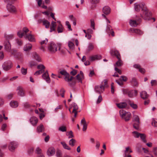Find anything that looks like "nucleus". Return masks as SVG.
Listing matches in <instances>:
<instances>
[{"label":"nucleus","mask_w":157,"mask_h":157,"mask_svg":"<svg viewBox=\"0 0 157 157\" xmlns=\"http://www.w3.org/2000/svg\"><path fill=\"white\" fill-rule=\"evenodd\" d=\"M61 46L60 43L55 44L53 42H51L48 45V51L51 53H54L57 51L58 48L59 50H60Z\"/></svg>","instance_id":"obj_1"},{"label":"nucleus","mask_w":157,"mask_h":157,"mask_svg":"<svg viewBox=\"0 0 157 157\" xmlns=\"http://www.w3.org/2000/svg\"><path fill=\"white\" fill-rule=\"evenodd\" d=\"M142 11L143 13L142 14H140V17L145 20H150V17L151 14V13L149 12L146 6L145 7L144 6L142 8Z\"/></svg>","instance_id":"obj_2"},{"label":"nucleus","mask_w":157,"mask_h":157,"mask_svg":"<svg viewBox=\"0 0 157 157\" xmlns=\"http://www.w3.org/2000/svg\"><path fill=\"white\" fill-rule=\"evenodd\" d=\"M76 78L75 77L71 76L69 78V86H74L76 83V79H77L78 82H82V80L83 78V77H82L80 74H78L76 76Z\"/></svg>","instance_id":"obj_3"},{"label":"nucleus","mask_w":157,"mask_h":157,"mask_svg":"<svg viewBox=\"0 0 157 157\" xmlns=\"http://www.w3.org/2000/svg\"><path fill=\"white\" fill-rule=\"evenodd\" d=\"M119 113L121 117L126 121H128L131 118V113L129 112H126L123 110H121Z\"/></svg>","instance_id":"obj_4"},{"label":"nucleus","mask_w":157,"mask_h":157,"mask_svg":"<svg viewBox=\"0 0 157 157\" xmlns=\"http://www.w3.org/2000/svg\"><path fill=\"white\" fill-rule=\"evenodd\" d=\"M11 45L9 41H6L4 43V48L5 50L8 52H10L12 55H14L16 51L14 49H11Z\"/></svg>","instance_id":"obj_5"},{"label":"nucleus","mask_w":157,"mask_h":157,"mask_svg":"<svg viewBox=\"0 0 157 157\" xmlns=\"http://www.w3.org/2000/svg\"><path fill=\"white\" fill-rule=\"evenodd\" d=\"M123 93L124 95H127L129 97H133L137 95V92L136 90H129L127 89L124 90Z\"/></svg>","instance_id":"obj_6"},{"label":"nucleus","mask_w":157,"mask_h":157,"mask_svg":"<svg viewBox=\"0 0 157 157\" xmlns=\"http://www.w3.org/2000/svg\"><path fill=\"white\" fill-rule=\"evenodd\" d=\"M22 32L19 31L17 33V35L20 38H22L23 36L24 37L25 35H28V33H31V31L26 27H25L23 28Z\"/></svg>","instance_id":"obj_7"},{"label":"nucleus","mask_w":157,"mask_h":157,"mask_svg":"<svg viewBox=\"0 0 157 157\" xmlns=\"http://www.w3.org/2000/svg\"><path fill=\"white\" fill-rule=\"evenodd\" d=\"M146 6L145 3L144 2L140 3L136 2L134 4V9L137 12H139L141 9L142 10V8Z\"/></svg>","instance_id":"obj_8"},{"label":"nucleus","mask_w":157,"mask_h":157,"mask_svg":"<svg viewBox=\"0 0 157 157\" xmlns=\"http://www.w3.org/2000/svg\"><path fill=\"white\" fill-rule=\"evenodd\" d=\"M12 66V62L10 61H7L3 64L2 67L4 70L7 71L10 69Z\"/></svg>","instance_id":"obj_9"},{"label":"nucleus","mask_w":157,"mask_h":157,"mask_svg":"<svg viewBox=\"0 0 157 157\" xmlns=\"http://www.w3.org/2000/svg\"><path fill=\"white\" fill-rule=\"evenodd\" d=\"M11 2L7 3L6 8L7 10L10 13H15L17 12V9L16 7Z\"/></svg>","instance_id":"obj_10"},{"label":"nucleus","mask_w":157,"mask_h":157,"mask_svg":"<svg viewBox=\"0 0 157 157\" xmlns=\"http://www.w3.org/2000/svg\"><path fill=\"white\" fill-rule=\"evenodd\" d=\"M59 73L64 76V79L66 81L69 82V74L64 69L60 70Z\"/></svg>","instance_id":"obj_11"},{"label":"nucleus","mask_w":157,"mask_h":157,"mask_svg":"<svg viewBox=\"0 0 157 157\" xmlns=\"http://www.w3.org/2000/svg\"><path fill=\"white\" fill-rule=\"evenodd\" d=\"M95 91L99 94L103 93L104 90V86L101 85L100 86H97L94 88Z\"/></svg>","instance_id":"obj_12"},{"label":"nucleus","mask_w":157,"mask_h":157,"mask_svg":"<svg viewBox=\"0 0 157 157\" xmlns=\"http://www.w3.org/2000/svg\"><path fill=\"white\" fill-rule=\"evenodd\" d=\"M110 53L111 56H115L117 59H119L121 58L120 53L117 50H111L110 52Z\"/></svg>","instance_id":"obj_13"},{"label":"nucleus","mask_w":157,"mask_h":157,"mask_svg":"<svg viewBox=\"0 0 157 157\" xmlns=\"http://www.w3.org/2000/svg\"><path fill=\"white\" fill-rule=\"evenodd\" d=\"M17 146V142L13 141L10 142L9 146V149L11 151H13Z\"/></svg>","instance_id":"obj_14"},{"label":"nucleus","mask_w":157,"mask_h":157,"mask_svg":"<svg viewBox=\"0 0 157 157\" xmlns=\"http://www.w3.org/2000/svg\"><path fill=\"white\" fill-rule=\"evenodd\" d=\"M72 107L73 108V109L72 112L74 113V117H76L77 113V110L78 109V107L77 105L75 103H73L72 104ZM72 107L69 108V112H70V109Z\"/></svg>","instance_id":"obj_15"},{"label":"nucleus","mask_w":157,"mask_h":157,"mask_svg":"<svg viewBox=\"0 0 157 157\" xmlns=\"http://www.w3.org/2000/svg\"><path fill=\"white\" fill-rule=\"evenodd\" d=\"M17 94L18 95L21 97L25 96V93L22 87L21 86L18 87L17 89Z\"/></svg>","instance_id":"obj_16"},{"label":"nucleus","mask_w":157,"mask_h":157,"mask_svg":"<svg viewBox=\"0 0 157 157\" xmlns=\"http://www.w3.org/2000/svg\"><path fill=\"white\" fill-rule=\"evenodd\" d=\"M81 124L83 126L82 130L83 131H86L87 128V124L86 123L85 119L84 117L82 119L81 121Z\"/></svg>","instance_id":"obj_17"},{"label":"nucleus","mask_w":157,"mask_h":157,"mask_svg":"<svg viewBox=\"0 0 157 157\" xmlns=\"http://www.w3.org/2000/svg\"><path fill=\"white\" fill-rule=\"evenodd\" d=\"M24 38L28 40L31 42H34L35 41L34 37L33 35H32L31 33H28V35H25Z\"/></svg>","instance_id":"obj_18"},{"label":"nucleus","mask_w":157,"mask_h":157,"mask_svg":"<svg viewBox=\"0 0 157 157\" xmlns=\"http://www.w3.org/2000/svg\"><path fill=\"white\" fill-rule=\"evenodd\" d=\"M42 77L45 80L46 82L48 83H50L51 81L50 77L49 76L48 71H46L43 75Z\"/></svg>","instance_id":"obj_19"},{"label":"nucleus","mask_w":157,"mask_h":157,"mask_svg":"<svg viewBox=\"0 0 157 157\" xmlns=\"http://www.w3.org/2000/svg\"><path fill=\"white\" fill-rule=\"evenodd\" d=\"M30 121L33 125L35 126L37 124L38 120V119L36 117H32L30 118Z\"/></svg>","instance_id":"obj_20"},{"label":"nucleus","mask_w":157,"mask_h":157,"mask_svg":"<svg viewBox=\"0 0 157 157\" xmlns=\"http://www.w3.org/2000/svg\"><path fill=\"white\" fill-rule=\"evenodd\" d=\"M65 91L63 89H61L59 91V93L58 91V90H56L55 91V92L57 97H59L60 95L61 97L63 98L64 97V94Z\"/></svg>","instance_id":"obj_21"},{"label":"nucleus","mask_w":157,"mask_h":157,"mask_svg":"<svg viewBox=\"0 0 157 157\" xmlns=\"http://www.w3.org/2000/svg\"><path fill=\"white\" fill-rule=\"evenodd\" d=\"M140 20V19H138L137 21L136 20H131L129 21V24L131 26L136 27L139 24L138 22Z\"/></svg>","instance_id":"obj_22"},{"label":"nucleus","mask_w":157,"mask_h":157,"mask_svg":"<svg viewBox=\"0 0 157 157\" xmlns=\"http://www.w3.org/2000/svg\"><path fill=\"white\" fill-rule=\"evenodd\" d=\"M55 152V150L53 147L49 148L47 152V155L49 156H51L53 155Z\"/></svg>","instance_id":"obj_23"},{"label":"nucleus","mask_w":157,"mask_h":157,"mask_svg":"<svg viewBox=\"0 0 157 157\" xmlns=\"http://www.w3.org/2000/svg\"><path fill=\"white\" fill-rule=\"evenodd\" d=\"M32 48V45L29 43L25 44L23 48V50L25 51H30Z\"/></svg>","instance_id":"obj_24"},{"label":"nucleus","mask_w":157,"mask_h":157,"mask_svg":"<svg viewBox=\"0 0 157 157\" xmlns=\"http://www.w3.org/2000/svg\"><path fill=\"white\" fill-rule=\"evenodd\" d=\"M57 23H59V25L57 27V31L58 33H61L63 32L64 30L63 27L61 24L60 21H57Z\"/></svg>","instance_id":"obj_25"},{"label":"nucleus","mask_w":157,"mask_h":157,"mask_svg":"<svg viewBox=\"0 0 157 157\" xmlns=\"http://www.w3.org/2000/svg\"><path fill=\"white\" fill-rule=\"evenodd\" d=\"M130 30L132 33H135L139 35H141L143 33V32L138 29H131Z\"/></svg>","instance_id":"obj_26"},{"label":"nucleus","mask_w":157,"mask_h":157,"mask_svg":"<svg viewBox=\"0 0 157 157\" xmlns=\"http://www.w3.org/2000/svg\"><path fill=\"white\" fill-rule=\"evenodd\" d=\"M90 59L91 61H93L95 60H100L101 59V57L100 55H96L92 56L90 57Z\"/></svg>","instance_id":"obj_27"},{"label":"nucleus","mask_w":157,"mask_h":157,"mask_svg":"<svg viewBox=\"0 0 157 157\" xmlns=\"http://www.w3.org/2000/svg\"><path fill=\"white\" fill-rule=\"evenodd\" d=\"M117 107L120 109L124 108L127 106V104L126 102H121L119 103L116 104Z\"/></svg>","instance_id":"obj_28"},{"label":"nucleus","mask_w":157,"mask_h":157,"mask_svg":"<svg viewBox=\"0 0 157 157\" xmlns=\"http://www.w3.org/2000/svg\"><path fill=\"white\" fill-rule=\"evenodd\" d=\"M110 11V10L109 7L108 6H105L103 9V13L105 14H109Z\"/></svg>","instance_id":"obj_29"},{"label":"nucleus","mask_w":157,"mask_h":157,"mask_svg":"<svg viewBox=\"0 0 157 157\" xmlns=\"http://www.w3.org/2000/svg\"><path fill=\"white\" fill-rule=\"evenodd\" d=\"M32 54L33 58L37 61L38 62H41V60L40 57L36 52H33Z\"/></svg>","instance_id":"obj_30"},{"label":"nucleus","mask_w":157,"mask_h":157,"mask_svg":"<svg viewBox=\"0 0 157 157\" xmlns=\"http://www.w3.org/2000/svg\"><path fill=\"white\" fill-rule=\"evenodd\" d=\"M140 95L141 98L144 99L147 98L148 97V95L145 91H143L140 93Z\"/></svg>","instance_id":"obj_31"},{"label":"nucleus","mask_w":157,"mask_h":157,"mask_svg":"<svg viewBox=\"0 0 157 157\" xmlns=\"http://www.w3.org/2000/svg\"><path fill=\"white\" fill-rule=\"evenodd\" d=\"M134 67L139 69V71L142 73H144L145 72V70L143 68L140 67V66L139 64H135L133 66Z\"/></svg>","instance_id":"obj_32"},{"label":"nucleus","mask_w":157,"mask_h":157,"mask_svg":"<svg viewBox=\"0 0 157 157\" xmlns=\"http://www.w3.org/2000/svg\"><path fill=\"white\" fill-rule=\"evenodd\" d=\"M117 59H118V60L114 65V66L115 67H121L123 64V63L121 59V58Z\"/></svg>","instance_id":"obj_33"},{"label":"nucleus","mask_w":157,"mask_h":157,"mask_svg":"<svg viewBox=\"0 0 157 157\" xmlns=\"http://www.w3.org/2000/svg\"><path fill=\"white\" fill-rule=\"evenodd\" d=\"M56 22L52 21L50 25V32H51L55 30L56 26Z\"/></svg>","instance_id":"obj_34"},{"label":"nucleus","mask_w":157,"mask_h":157,"mask_svg":"<svg viewBox=\"0 0 157 157\" xmlns=\"http://www.w3.org/2000/svg\"><path fill=\"white\" fill-rule=\"evenodd\" d=\"M10 105L11 107L15 108L18 106V103L17 101H12L10 103Z\"/></svg>","instance_id":"obj_35"},{"label":"nucleus","mask_w":157,"mask_h":157,"mask_svg":"<svg viewBox=\"0 0 157 157\" xmlns=\"http://www.w3.org/2000/svg\"><path fill=\"white\" fill-rule=\"evenodd\" d=\"M94 48V46L93 44L91 43H89L88 44V48L86 50V52L88 53L90 51L92 50Z\"/></svg>","instance_id":"obj_36"},{"label":"nucleus","mask_w":157,"mask_h":157,"mask_svg":"<svg viewBox=\"0 0 157 157\" xmlns=\"http://www.w3.org/2000/svg\"><path fill=\"white\" fill-rule=\"evenodd\" d=\"M132 84L134 86H137L138 85V83L136 79L135 78H133L131 81Z\"/></svg>","instance_id":"obj_37"},{"label":"nucleus","mask_w":157,"mask_h":157,"mask_svg":"<svg viewBox=\"0 0 157 157\" xmlns=\"http://www.w3.org/2000/svg\"><path fill=\"white\" fill-rule=\"evenodd\" d=\"M44 130V127L42 124H40L39 126L37 127V131L39 132H42Z\"/></svg>","instance_id":"obj_38"},{"label":"nucleus","mask_w":157,"mask_h":157,"mask_svg":"<svg viewBox=\"0 0 157 157\" xmlns=\"http://www.w3.org/2000/svg\"><path fill=\"white\" fill-rule=\"evenodd\" d=\"M43 25L45 26L46 28H49L50 25V23L48 21L44 20L43 21Z\"/></svg>","instance_id":"obj_39"},{"label":"nucleus","mask_w":157,"mask_h":157,"mask_svg":"<svg viewBox=\"0 0 157 157\" xmlns=\"http://www.w3.org/2000/svg\"><path fill=\"white\" fill-rule=\"evenodd\" d=\"M76 143V141L74 139H71L69 140V145L72 147L74 146Z\"/></svg>","instance_id":"obj_40"},{"label":"nucleus","mask_w":157,"mask_h":157,"mask_svg":"<svg viewBox=\"0 0 157 157\" xmlns=\"http://www.w3.org/2000/svg\"><path fill=\"white\" fill-rule=\"evenodd\" d=\"M139 137L144 143L146 142L147 140L145 139L146 136L144 134L140 133Z\"/></svg>","instance_id":"obj_41"},{"label":"nucleus","mask_w":157,"mask_h":157,"mask_svg":"<svg viewBox=\"0 0 157 157\" xmlns=\"http://www.w3.org/2000/svg\"><path fill=\"white\" fill-rule=\"evenodd\" d=\"M69 18H70L71 20L73 22V25H75L76 24L75 18L73 17V15H71L69 16Z\"/></svg>","instance_id":"obj_42"},{"label":"nucleus","mask_w":157,"mask_h":157,"mask_svg":"<svg viewBox=\"0 0 157 157\" xmlns=\"http://www.w3.org/2000/svg\"><path fill=\"white\" fill-rule=\"evenodd\" d=\"M139 124L138 122H135L133 124V128L136 130H138L139 128Z\"/></svg>","instance_id":"obj_43"},{"label":"nucleus","mask_w":157,"mask_h":157,"mask_svg":"<svg viewBox=\"0 0 157 157\" xmlns=\"http://www.w3.org/2000/svg\"><path fill=\"white\" fill-rule=\"evenodd\" d=\"M60 143L64 149L69 150V147L65 142L61 141Z\"/></svg>","instance_id":"obj_44"},{"label":"nucleus","mask_w":157,"mask_h":157,"mask_svg":"<svg viewBox=\"0 0 157 157\" xmlns=\"http://www.w3.org/2000/svg\"><path fill=\"white\" fill-rule=\"evenodd\" d=\"M106 30L108 33H109L110 32H111V31L113 30L111 28V26L108 24H107Z\"/></svg>","instance_id":"obj_45"},{"label":"nucleus","mask_w":157,"mask_h":157,"mask_svg":"<svg viewBox=\"0 0 157 157\" xmlns=\"http://www.w3.org/2000/svg\"><path fill=\"white\" fill-rule=\"evenodd\" d=\"M133 135L135 138H139L140 136V133H139L136 131H134L132 132Z\"/></svg>","instance_id":"obj_46"},{"label":"nucleus","mask_w":157,"mask_h":157,"mask_svg":"<svg viewBox=\"0 0 157 157\" xmlns=\"http://www.w3.org/2000/svg\"><path fill=\"white\" fill-rule=\"evenodd\" d=\"M133 121L135 122H139L140 123V120L139 117L137 115H134L133 117Z\"/></svg>","instance_id":"obj_47"},{"label":"nucleus","mask_w":157,"mask_h":157,"mask_svg":"<svg viewBox=\"0 0 157 157\" xmlns=\"http://www.w3.org/2000/svg\"><path fill=\"white\" fill-rule=\"evenodd\" d=\"M57 157H62V154L61 151L59 150H57L56 153Z\"/></svg>","instance_id":"obj_48"},{"label":"nucleus","mask_w":157,"mask_h":157,"mask_svg":"<svg viewBox=\"0 0 157 157\" xmlns=\"http://www.w3.org/2000/svg\"><path fill=\"white\" fill-rule=\"evenodd\" d=\"M37 68L40 70H42L44 72V69L45 68L44 66L42 64H40L37 66Z\"/></svg>","instance_id":"obj_49"},{"label":"nucleus","mask_w":157,"mask_h":157,"mask_svg":"<svg viewBox=\"0 0 157 157\" xmlns=\"http://www.w3.org/2000/svg\"><path fill=\"white\" fill-rule=\"evenodd\" d=\"M42 152V151L41 149L39 147H37L36 148L35 151V153L38 154H41Z\"/></svg>","instance_id":"obj_50"},{"label":"nucleus","mask_w":157,"mask_h":157,"mask_svg":"<svg viewBox=\"0 0 157 157\" xmlns=\"http://www.w3.org/2000/svg\"><path fill=\"white\" fill-rule=\"evenodd\" d=\"M129 104L132 108L134 109H136L137 108V105L134 103L133 102H130L129 103Z\"/></svg>","instance_id":"obj_51"},{"label":"nucleus","mask_w":157,"mask_h":157,"mask_svg":"<svg viewBox=\"0 0 157 157\" xmlns=\"http://www.w3.org/2000/svg\"><path fill=\"white\" fill-rule=\"evenodd\" d=\"M16 41L17 43L19 46H21L23 44L22 41L20 39H16Z\"/></svg>","instance_id":"obj_52"},{"label":"nucleus","mask_w":157,"mask_h":157,"mask_svg":"<svg viewBox=\"0 0 157 157\" xmlns=\"http://www.w3.org/2000/svg\"><path fill=\"white\" fill-rule=\"evenodd\" d=\"M75 48V45L73 43L69 41V49L73 50Z\"/></svg>","instance_id":"obj_53"},{"label":"nucleus","mask_w":157,"mask_h":157,"mask_svg":"<svg viewBox=\"0 0 157 157\" xmlns=\"http://www.w3.org/2000/svg\"><path fill=\"white\" fill-rule=\"evenodd\" d=\"M151 124L153 126L155 127H157V121H156L154 119H153Z\"/></svg>","instance_id":"obj_54"},{"label":"nucleus","mask_w":157,"mask_h":157,"mask_svg":"<svg viewBox=\"0 0 157 157\" xmlns=\"http://www.w3.org/2000/svg\"><path fill=\"white\" fill-rule=\"evenodd\" d=\"M44 72V71L42 70H39L36 71L34 74V75H38L43 73Z\"/></svg>","instance_id":"obj_55"},{"label":"nucleus","mask_w":157,"mask_h":157,"mask_svg":"<svg viewBox=\"0 0 157 157\" xmlns=\"http://www.w3.org/2000/svg\"><path fill=\"white\" fill-rule=\"evenodd\" d=\"M5 37L7 40L11 39L13 37V34H10L7 36L6 35Z\"/></svg>","instance_id":"obj_56"},{"label":"nucleus","mask_w":157,"mask_h":157,"mask_svg":"<svg viewBox=\"0 0 157 157\" xmlns=\"http://www.w3.org/2000/svg\"><path fill=\"white\" fill-rule=\"evenodd\" d=\"M21 72L23 75H25L26 74L27 72V71L26 69L24 68H22L21 69Z\"/></svg>","instance_id":"obj_57"},{"label":"nucleus","mask_w":157,"mask_h":157,"mask_svg":"<svg viewBox=\"0 0 157 157\" xmlns=\"http://www.w3.org/2000/svg\"><path fill=\"white\" fill-rule=\"evenodd\" d=\"M77 73V70L75 69H73L70 72V74L71 75L75 76L76 75Z\"/></svg>","instance_id":"obj_58"},{"label":"nucleus","mask_w":157,"mask_h":157,"mask_svg":"<svg viewBox=\"0 0 157 157\" xmlns=\"http://www.w3.org/2000/svg\"><path fill=\"white\" fill-rule=\"evenodd\" d=\"M119 80L120 81H121V80H122L124 81H126L127 80V78L126 76H121V78H120Z\"/></svg>","instance_id":"obj_59"},{"label":"nucleus","mask_w":157,"mask_h":157,"mask_svg":"<svg viewBox=\"0 0 157 157\" xmlns=\"http://www.w3.org/2000/svg\"><path fill=\"white\" fill-rule=\"evenodd\" d=\"M99 0H90V2L91 4H96L99 2Z\"/></svg>","instance_id":"obj_60"},{"label":"nucleus","mask_w":157,"mask_h":157,"mask_svg":"<svg viewBox=\"0 0 157 157\" xmlns=\"http://www.w3.org/2000/svg\"><path fill=\"white\" fill-rule=\"evenodd\" d=\"M59 130L62 132H65L66 131V127L64 126H61L60 127L59 129Z\"/></svg>","instance_id":"obj_61"},{"label":"nucleus","mask_w":157,"mask_h":157,"mask_svg":"<svg viewBox=\"0 0 157 157\" xmlns=\"http://www.w3.org/2000/svg\"><path fill=\"white\" fill-rule=\"evenodd\" d=\"M30 65L31 66H36L37 65V63L34 61H31L29 63Z\"/></svg>","instance_id":"obj_62"},{"label":"nucleus","mask_w":157,"mask_h":157,"mask_svg":"<svg viewBox=\"0 0 157 157\" xmlns=\"http://www.w3.org/2000/svg\"><path fill=\"white\" fill-rule=\"evenodd\" d=\"M7 127V125L6 124H3L1 127V130L3 131H4Z\"/></svg>","instance_id":"obj_63"},{"label":"nucleus","mask_w":157,"mask_h":157,"mask_svg":"<svg viewBox=\"0 0 157 157\" xmlns=\"http://www.w3.org/2000/svg\"><path fill=\"white\" fill-rule=\"evenodd\" d=\"M152 86L156 85L157 84V81L155 80H152L151 82Z\"/></svg>","instance_id":"obj_64"}]
</instances>
